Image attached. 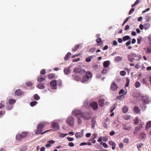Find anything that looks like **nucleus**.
Masks as SVG:
<instances>
[{
    "instance_id": "obj_1",
    "label": "nucleus",
    "mask_w": 151,
    "mask_h": 151,
    "mask_svg": "<svg viewBox=\"0 0 151 151\" xmlns=\"http://www.w3.org/2000/svg\"><path fill=\"white\" fill-rule=\"evenodd\" d=\"M45 126V123L43 122H41L38 124L37 127V130L35 131V134H43L47 132L51 131V130H49L41 133V132L43 131V129Z\"/></svg>"
},
{
    "instance_id": "obj_2",
    "label": "nucleus",
    "mask_w": 151,
    "mask_h": 151,
    "mask_svg": "<svg viewBox=\"0 0 151 151\" xmlns=\"http://www.w3.org/2000/svg\"><path fill=\"white\" fill-rule=\"evenodd\" d=\"M72 113L77 118L83 117V114L81 110L78 109L74 110L73 111Z\"/></svg>"
},
{
    "instance_id": "obj_3",
    "label": "nucleus",
    "mask_w": 151,
    "mask_h": 151,
    "mask_svg": "<svg viewBox=\"0 0 151 151\" xmlns=\"http://www.w3.org/2000/svg\"><path fill=\"white\" fill-rule=\"evenodd\" d=\"M86 74V75L83 77V80L82 81V82L83 83L87 82L90 78H91L92 76V74L89 71L87 72Z\"/></svg>"
},
{
    "instance_id": "obj_4",
    "label": "nucleus",
    "mask_w": 151,
    "mask_h": 151,
    "mask_svg": "<svg viewBox=\"0 0 151 151\" xmlns=\"http://www.w3.org/2000/svg\"><path fill=\"white\" fill-rule=\"evenodd\" d=\"M74 119L71 117H69L66 120V122L70 127L73 126L74 123Z\"/></svg>"
},
{
    "instance_id": "obj_5",
    "label": "nucleus",
    "mask_w": 151,
    "mask_h": 151,
    "mask_svg": "<svg viewBox=\"0 0 151 151\" xmlns=\"http://www.w3.org/2000/svg\"><path fill=\"white\" fill-rule=\"evenodd\" d=\"M136 54L131 53L127 55V59L128 60L131 62H133Z\"/></svg>"
},
{
    "instance_id": "obj_6",
    "label": "nucleus",
    "mask_w": 151,
    "mask_h": 151,
    "mask_svg": "<svg viewBox=\"0 0 151 151\" xmlns=\"http://www.w3.org/2000/svg\"><path fill=\"white\" fill-rule=\"evenodd\" d=\"M83 115V117L84 119L86 120L90 119L91 117V114L88 112H85Z\"/></svg>"
},
{
    "instance_id": "obj_7",
    "label": "nucleus",
    "mask_w": 151,
    "mask_h": 151,
    "mask_svg": "<svg viewBox=\"0 0 151 151\" xmlns=\"http://www.w3.org/2000/svg\"><path fill=\"white\" fill-rule=\"evenodd\" d=\"M90 106L94 110H96L98 109V105L97 102H92L90 103Z\"/></svg>"
},
{
    "instance_id": "obj_8",
    "label": "nucleus",
    "mask_w": 151,
    "mask_h": 151,
    "mask_svg": "<svg viewBox=\"0 0 151 151\" xmlns=\"http://www.w3.org/2000/svg\"><path fill=\"white\" fill-rule=\"evenodd\" d=\"M50 84L52 87V88L53 89H56L57 88V81L53 80L51 81L50 82Z\"/></svg>"
},
{
    "instance_id": "obj_9",
    "label": "nucleus",
    "mask_w": 151,
    "mask_h": 151,
    "mask_svg": "<svg viewBox=\"0 0 151 151\" xmlns=\"http://www.w3.org/2000/svg\"><path fill=\"white\" fill-rule=\"evenodd\" d=\"M118 88L117 84L114 82L111 84L110 88L112 91H115L117 90Z\"/></svg>"
},
{
    "instance_id": "obj_10",
    "label": "nucleus",
    "mask_w": 151,
    "mask_h": 151,
    "mask_svg": "<svg viewBox=\"0 0 151 151\" xmlns=\"http://www.w3.org/2000/svg\"><path fill=\"white\" fill-rule=\"evenodd\" d=\"M24 94V92L22 91L20 89L17 90L15 92V96H21Z\"/></svg>"
},
{
    "instance_id": "obj_11",
    "label": "nucleus",
    "mask_w": 151,
    "mask_h": 151,
    "mask_svg": "<svg viewBox=\"0 0 151 151\" xmlns=\"http://www.w3.org/2000/svg\"><path fill=\"white\" fill-rule=\"evenodd\" d=\"M52 128L58 130L60 129V127L58 124L57 123H54L52 125Z\"/></svg>"
},
{
    "instance_id": "obj_12",
    "label": "nucleus",
    "mask_w": 151,
    "mask_h": 151,
    "mask_svg": "<svg viewBox=\"0 0 151 151\" xmlns=\"http://www.w3.org/2000/svg\"><path fill=\"white\" fill-rule=\"evenodd\" d=\"M134 111L135 113L137 114H140L141 113L139 107L137 106H134Z\"/></svg>"
},
{
    "instance_id": "obj_13",
    "label": "nucleus",
    "mask_w": 151,
    "mask_h": 151,
    "mask_svg": "<svg viewBox=\"0 0 151 151\" xmlns=\"http://www.w3.org/2000/svg\"><path fill=\"white\" fill-rule=\"evenodd\" d=\"M104 99H99V106L101 107L104 106Z\"/></svg>"
},
{
    "instance_id": "obj_14",
    "label": "nucleus",
    "mask_w": 151,
    "mask_h": 151,
    "mask_svg": "<svg viewBox=\"0 0 151 151\" xmlns=\"http://www.w3.org/2000/svg\"><path fill=\"white\" fill-rule=\"evenodd\" d=\"M109 144L111 146H112V149L113 150L115 149L116 148V144L114 142L112 141H109L108 142Z\"/></svg>"
},
{
    "instance_id": "obj_15",
    "label": "nucleus",
    "mask_w": 151,
    "mask_h": 151,
    "mask_svg": "<svg viewBox=\"0 0 151 151\" xmlns=\"http://www.w3.org/2000/svg\"><path fill=\"white\" fill-rule=\"evenodd\" d=\"M48 143V144H47L45 145L46 147H50L51 144H52L55 143V141L53 140H51L47 142Z\"/></svg>"
},
{
    "instance_id": "obj_16",
    "label": "nucleus",
    "mask_w": 151,
    "mask_h": 151,
    "mask_svg": "<svg viewBox=\"0 0 151 151\" xmlns=\"http://www.w3.org/2000/svg\"><path fill=\"white\" fill-rule=\"evenodd\" d=\"M142 101L145 104H148V100L146 96H143L142 98Z\"/></svg>"
},
{
    "instance_id": "obj_17",
    "label": "nucleus",
    "mask_w": 151,
    "mask_h": 151,
    "mask_svg": "<svg viewBox=\"0 0 151 151\" xmlns=\"http://www.w3.org/2000/svg\"><path fill=\"white\" fill-rule=\"evenodd\" d=\"M110 64L109 61H104L103 63L104 67L105 68H107L109 66Z\"/></svg>"
},
{
    "instance_id": "obj_18",
    "label": "nucleus",
    "mask_w": 151,
    "mask_h": 151,
    "mask_svg": "<svg viewBox=\"0 0 151 151\" xmlns=\"http://www.w3.org/2000/svg\"><path fill=\"white\" fill-rule=\"evenodd\" d=\"M45 79V78L43 77L42 76L40 75L38 76L37 81L39 82H41Z\"/></svg>"
},
{
    "instance_id": "obj_19",
    "label": "nucleus",
    "mask_w": 151,
    "mask_h": 151,
    "mask_svg": "<svg viewBox=\"0 0 151 151\" xmlns=\"http://www.w3.org/2000/svg\"><path fill=\"white\" fill-rule=\"evenodd\" d=\"M82 69L79 67H76L74 70V71L75 73H79L80 72V70H81V69Z\"/></svg>"
},
{
    "instance_id": "obj_20",
    "label": "nucleus",
    "mask_w": 151,
    "mask_h": 151,
    "mask_svg": "<svg viewBox=\"0 0 151 151\" xmlns=\"http://www.w3.org/2000/svg\"><path fill=\"white\" fill-rule=\"evenodd\" d=\"M151 126V121H149L146 124L145 129L146 130L148 129Z\"/></svg>"
},
{
    "instance_id": "obj_21",
    "label": "nucleus",
    "mask_w": 151,
    "mask_h": 151,
    "mask_svg": "<svg viewBox=\"0 0 151 151\" xmlns=\"http://www.w3.org/2000/svg\"><path fill=\"white\" fill-rule=\"evenodd\" d=\"M122 60V58L120 56H117L115 57L114 60L115 62H117L121 61Z\"/></svg>"
},
{
    "instance_id": "obj_22",
    "label": "nucleus",
    "mask_w": 151,
    "mask_h": 151,
    "mask_svg": "<svg viewBox=\"0 0 151 151\" xmlns=\"http://www.w3.org/2000/svg\"><path fill=\"white\" fill-rule=\"evenodd\" d=\"M71 55V53L70 52H68L67 54L65 55V58L64 60L65 61H67Z\"/></svg>"
},
{
    "instance_id": "obj_23",
    "label": "nucleus",
    "mask_w": 151,
    "mask_h": 151,
    "mask_svg": "<svg viewBox=\"0 0 151 151\" xmlns=\"http://www.w3.org/2000/svg\"><path fill=\"white\" fill-rule=\"evenodd\" d=\"M94 55H92L88 57L86 59V61L87 62H89L91 61V59L94 57Z\"/></svg>"
},
{
    "instance_id": "obj_24",
    "label": "nucleus",
    "mask_w": 151,
    "mask_h": 151,
    "mask_svg": "<svg viewBox=\"0 0 151 151\" xmlns=\"http://www.w3.org/2000/svg\"><path fill=\"white\" fill-rule=\"evenodd\" d=\"M135 58H136L135 59V60L137 61H139L142 58L141 56L140 55H136V56L134 57Z\"/></svg>"
},
{
    "instance_id": "obj_25",
    "label": "nucleus",
    "mask_w": 151,
    "mask_h": 151,
    "mask_svg": "<svg viewBox=\"0 0 151 151\" xmlns=\"http://www.w3.org/2000/svg\"><path fill=\"white\" fill-rule=\"evenodd\" d=\"M72 77L76 81H79L80 80V77L74 74L72 76Z\"/></svg>"
},
{
    "instance_id": "obj_26",
    "label": "nucleus",
    "mask_w": 151,
    "mask_h": 151,
    "mask_svg": "<svg viewBox=\"0 0 151 151\" xmlns=\"http://www.w3.org/2000/svg\"><path fill=\"white\" fill-rule=\"evenodd\" d=\"M144 29L146 30H147V29H148L150 26V24L149 23H147L145 24H144Z\"/></svg>"
},
{
    "instance_id": "obj_27",
    "label": "nucleus",
    "mask_w": 151,
    "mask_h": 151,
    "mask_svg": "<svg viewBox=\"0 0 151 151\" xmlns=\"http://www.w3.org/2000/svg\"><path fill=\"white\" fill-rule=\"evenodd\" d=\"M55 74L53 73H51L48 74L47 76L48 77L49 79H51L55 77Z\"/></svg>"
},
{
    "instance_id": "obj_28",
    "label": "nucleus",
    "mask_w": 151,
    "mask_h": 151,
    "mask_svg": "<svg viewBox=\"0 0 151 151\" xmlns=\"http://www.w3.org/2000/svg\"><path fill=\"white\" fill-rule=\"evenodd\" d=\"M122 39L123 41H125L129 40H131V38L128 35H126L124 37H123Z\"/></svg>"
},
{
    "instance_id": "obj_29",
    "label": "nucleus",
    "mask_w": 151,
    "mask_h": 151,
    "mask_svg": "<svg viewBox=\"0 0 151 151\" xmlns=\"http://www.w3.org/2000/svg\"><path fill=\"white\" fill-rule=\"evenodd\" d=\"M75 136L77 139H78L81 138L82 136V135L80 133L77 132L75 134Z\"/></svg>"
},
{
    "instance_id": "obj_30",
    "label": "nucleus",
    "mask_w": 151,
    "mask_h": 151,
    "mask_svg": "<svg viewBox=\"0 0 151 151\" xmlns=\"http://www.w3.org/2000/svg\"><path fill=\"white\" fill-rule=\"evenodd\" d=\"M64 71L65 74L68 75L70 73V70L69 68H66L64 69Z\"/></svg>"
},
{
    "instance_id": "obj_31",
    "label": "nucleus",
    "mask_w": 151,
    "mask_h": 151,
    "mask_svg": "<svg viewBox=\"0 0 151 151\" xmlns=\"http://www.w3.org/2000/svg\"><path fill=\"white\" fill-rule=\"evenodd\" d=\"M128 110V108L127 106H125L122 109V112L123 113H127Z\"/></svg>"
},
{
    "instance_id": "obj_32",
    "label": "nucleus",
    "mask_w": 151,
    "mask_h": 151,
    "mask_svg": "<svg viewBox=\"0 0 151 151\" xmlns=\"http://www.w3.org/2000/svg\"><path fill=\"white\" fill-rule=\"evenodd\" d=\"M13 107L12 105L8 104H7V107L6 109L8 110H10Z\"/></svg>"
},
{
    "instance_id": "obj_33",
    "label": "nucleus",
    "mask_w": 151,
    "mask_h": 151,
    "mask_svg": "<svg viewBox=\"0 0 151 151\" xmlns=\"http://www.w3.org/2000/svg\"><path fill=\"white\" fill-rule=\"evenodd\" d=\"M16 102V100L13 99H10L9 100L8 104L11 105L14 104Z\"/></svg>"
},
{
    "instance_id": "obj_34",
    "label": "nucleus",
    "mask_w": 151,
    "mask_h": 151,
    "mask_svg": "<svg viewBox=\"0 0 151 151\" xmlns=\"http://www.w3.org/2000/svg\"><path fill=\"white\" fill-rule=\"evenodd\" d=\"M22 138L25 137L27 135V133L26 132H22L20 134Z\"/></svg>"
},
{
    "instance_id": "obj_35",
    "label": "nucleus",
    "mask_w": 151,
    "mask_h": 151,
    "mask_svg": "<svg viewBox=\"0 0 151 151\" xmlns=\"http://www.w3.org/2000/svg\"><path fill=\"white\" fill-rule=\"evenodd\" d=\"M92 124H91V127L92 128H93L95 127V124L96 123V122L95 120H94L93 119H92Z\"/></svg>"
},
{
    "instance_id": "obj_36",
    "label": "nucleus",
    "mask_w": 151,
    "mask_h": 151,
    "mask_svg": "<svg viewBox=\"0 0 151 151\" xmlns=\"http://www.w3.org/2000/svg\"><path fill=\"white\" fill-rule=\"evenodd\" d=\"M16 139H17L18 141L22 139V136H21L20 134H17V135L16 136Z\"/></svg>"
},
{
    "instance_id": "obj_37",
    "label": "nucleus",
    "mask_w": 151,
    "mask_h": 151,
    "mask_svg": "<svg viewBox=\"0 0 151 151\" xmlns=\"http://www.w3.org/2000/svg\"><path fill=\"white\" fill-rule=\"evenodd\" d=\"M80 45L79 44L76 45L74 48L72 49V51L73 52L76 51L79 47Z\"/></svg>"
},
{
    "instance_id": "obj_38",
    "label": "nucleus",
    "mask_w": 151,
    "mask_h": 151,
    "mask_svg": "<svg viewBox=\"0 0 151 151\" xmlns=\"http://www.w3.org/2000/svg\"><path fill=\"white\" fill-rule=\"evenodd\" d=\"M143 145V143L142 142L137 144V146L139 150V149H140V148L142 147V146Z\"/></svg>"
},
{
    "instance_id": "obj_39",
    "label": "nucleus",
    "mask_w": 151,
    "mask_h": 151,
    "mask_svg": "<svg viewBox=\"0 0 151 151\" xmlns=\"http://www.w3.org/2000/svg\"><path fill=\"white\" fill-rule=\"evenodd\" d=\"M37 87L38 88L41 89H43L45 88V86L42 84H40L38 85Z\"/></svg>"
},
{
    "instance_id": "obj_40",
    "label": "nucleus",
    "mask_w": 151,
    "mask_h": 151,
    "mask_svg": "<svg viewBox=\"0 0 151 151\" xmlns=\"http://www.w3.org/2000/svg\"><path fill=\"white\" fill-rule=\"evenodd\" d=\"M140 85L141 83L139 81L136 82L135 83V86L137 88L139 87L140 86Z\"/></svg>"
},
{
    "instance_id": "obj_41",
    "label": "nucleus",
    "mask_w": 151,
    "mask_h": 151,
    "mask_svg": "<svg viewBox=\"0 0 151 151\" xmlns=\"http://www.w3.org/2000/svg\"><path fill=\"white\" fill-rule=\"evenodd\" d=\"M142 127V125H139L137 127H136L135 128V130L137 131H139Z\"/></svg>"
},
{
    "instance_id": "obj_42",
    "label": "nucleus",
    "mask_w": 151,
    "mask_h": 151,
    "mask_svg": "<svg viewBox=\"0 0 151 151\" xmlns=\"http://www.w3.org/2000/svg\"><path fill=\"white\" fill-rule=\"evenodd\" d=\"M37 102L36 101H32L30 103V105L32 106H33L36 105Z\"/></svg>"
},
{
    "instance_id": "obj_43",
    "label": "nucleus",
    "mask_w": 151,
    "mask_h": 151,
    "mask_svg": "<svg viewBox=\"0 0 151 151\" xmlns=\"http://www.w3.org/2000/svg\"><path fill=\"white\" fill-rule=\"evenodd\" d=\"M100 144L101 145H102L104 148H107L108 147L107 145L105 143L101 142L100 143Z\"/></svg>"
},
{
    "instance_id": "obj_44",
    "label": "nucleus",
    "mask_w": 151,
    "mask_h": 151,
    "mask_svg": "<svg viewBox=\"0 0 151 151\" xmlns=\"http://www.w3.org/2000/svg\"><path fill=\"white\" fill-rule=\"evenodd\" d=\"M122 93H123V94L122 95V96L124 95L126 93V92H124V90L123 89H121L119 92V94H120Z\"/></svg>"
},
{
    "instance_id": "obj_45",
    "label": "nucleus",
    "mask_w": 151,
    "mask_h": 151,
    "mask_svg": "<svg viewBox=\"0 0 151 151\" xmlns=\"http://www.w3.org/2000/svg\"><path fill=\"white\" fill-rule=\"evenodd\" d=\"M145 52L147 54H150L151 52V49L149 47L147 48Z\"/></svg>"
},
{
    "instance_id": "obj_46",
    "label": "nucleus",
    "mask_w": 151,
    "mask_h": 151,
    "mask_svg": "<svg viewBox=\"0 0 151 151\" xmlns=\"http://www.w3.org/2000/svg\"><path fill=\"white\" fill-rule=\"evenodd\" d=\"M85 72H86L85 70L83 69H81L79 73L81 75H83L85 73Z\"/></svg>"
},
{
    "instance_id": "obj_47",
    "label": "nucleus",
    "mask_w": 151,
    "mask_h": 151,
    "mask_svg": "<svg viewBox=\"0 0 151 151\" xmlns=\"http://www.w3.org/2000/svg\"><path fill=\"white\" fill-rule=\"evenodd\" d=\"M34 98L35 100H38L40 99V97L37 94H36L34 95Z\"/></svg>"
},
{
    "instance_id": "obj_48",
    "label": "nucleus",
    "mask_w": 151,
    "mask_h": 151,
    "mask_svg": "<svg viewBox=\"0 0 151 151\" xmlns=\"http://www.w3.org/2000/svg\"><path fill=\"white\" fill-rule=\"evenodd\" d=\"M131 128L130 126H127L126 125H125L124 127V129L125 130H128L130 129Z\"/></svg>"
},
{
    "instance_id": "obj_49",
    "label": "nucleus",
    "mask_w": 151,
    "mask_h": 151,
    "mask_svg": "<svg viewBox=\"0 0 151 151\" xmlns=\"http://www.w3.org/2000/svg\"><path fill=\"white\" fill-rule=\"evenodd\" d=\"M101 72L102 74H104L107 73V70L106 69L104 68L101 70Z\"/></svg>"
},
{
    "instance_id": "obj_50",
    "label": "nucleus",
    "mask_w": 151,
    "mask_h": 151,
    "mask_svg": "<svg viewBox=\"0 0 151 151\" xmlns=\"http://www.w3.org/2000/svg\"><path fill=\"white\" fill-rule=\"evenodd\" d=\"M140 64V63H137L134 66V67L136 68H137V69H138L139 68V66Z\"/></svg>"
},
{
    "instance_id": "obj_51",
    "label": "nucleus",
    "mask_w": 151,
    "mask_h": 151,
    "mask_svg": "<svg viewBox=\"0 0 151 151\" xmlns=\"http://www.w3.org/2000/svg\"><path fill=\"white\" fill-rule=\"evenodd\" d=\"M142 38L141 37H140L139 38H138L137 39V44H140L141 41L142 40Z\"/></svg>"
},
{
    "instance_id": "obj_52",
    "label": "nucleus",
    "mask_w": 151,
    "mask_h": 151,
    "mask_svg": "<svg viewBox=\"0 0 151 151\" xmlns=\"http://www.w3.org/2000/svg\"><path fill=\"white\" fill-rule=\"evenodd\" d=\"M102 139V140L104 142H106L108 140V137H103Z\"/></svg>"
},
{
    "instance_id": "obj_53",
    "label": "nucleus",
    "mask_w": 151,
    "mask_h": 151,
    "mask_svg": "<svg viewBox=\"0 0 151 151\" xmlns=\"http://www.w3.org/2000/svg\"><path fill=\"white\" fill-rule=\"evenodd\" d=\"M115 106H114V105L112 106L111 107V109L110 110V112L111 113H112L113 111L115 109Z\"/></svg>"
},
{
    "instance_id": "obj_54",
    "label": "nucleus",
    "mask_w": 151,
    "mask_h": 151,
    "mask_svg": "<svg viewBox=\"0 0 151 151\" xmlns=\"http://www.w3.org/2000/svg\"><path fill=\"white\" fill-rule=\"evenodd\" d=\"M139 122L138 118V117H136V118L135 121L134 122V124H137L139 123Z\"/></svg>"
},
{
    "instance_id": "obj_55",
    "label": "nucleus",
    "mask_w": 151,
    "mask_h": 151,
    "mask_svg": "<svg viewBox=\"0 0 151 151\" xmlns=\"http://www.w3.org/2000/svg\"><path fill=\"white\" fill-rule=\"evenodd\" d=\"M120 74L121 75L124 76L126 74V72L125 71H122L120 72Z\"/></svg>"
},
{
    "instance_id": "obj_56",
    "label": "nucleus",
    "mask_w": 151,
    "mask_h": 151,
    "mask_svg": "<svg viewBox=\"0 0 151 151\" xmlns=\"http://www.w3.org/2000/svg\"><path fill=\"white\" fill-rule=\"evenodd\" d=\"M26 85L28 86H32V83L31 82H28L26 83Z\"/></svg>"
},
{
    "instance_id": "obj_57",
    "label": "nucleus",
    "mask_w": 151,
    "mask_h": 151,
    "mask_svg": "<svg viewBox=\"0 0 151 151\" xmlns=\"http://www.w3.org/2000/svg\"><path fill=\"white\" fill-rule=\"evenodd\" d=\"M46 73L45 70V69H43L42 70L40 71V73L42 75L45 74Z\"/></svg>"
},
{
    "instance_id": "obj_58",
    "label": "nucleus",
    "mask_w": 151,
    "mask_h": 151,
    "mask_svg": "<svg viewBox=\"0 0 151 151\" xmlns=\"http://www.w3.org/2000/svg\"><path fill=\"white\" fill-rule=\"evenodd\" d=\"M134 10V8H132L131 9L129 12V14L130 15L133 13Z\"/></svg>"
},
{
    "instance_id": "obj_59",
    "label": "nucleus",
    "mask_w": 151,
    "mask_h": 151,
    "mask_svg": "<svg viewBox=\"0 0 151 151\" xmlns=\"http://www.w3.org/2000/svg\"><path fill=\"white\" fill-rule=\"evenodd\" d=\"M140 107L142 109L144 110L145 109L146 106L143 104H142L140 106Z\"/></svg>"
},
{
    "instance_id": "obj_60",
    "label": "nucleus",
    "mask_w": 151,
    "mask_h": 151,
    "mask_svg": "<svg viewBox=\"0 0 151 151\" xmlns=\"http://www.w3.org/2000/svg\"><path fill=\"white\" fill-rule=\"evenodd\" d=\"M67 139L69 141H72L74 140V138L73 137H68Z\"/></svg>"
},
{
    "instance_id": "obj_61",
    "label": "nucleus",
    "mask_w": 151,
    "mask_h": 151,
    "mask_svg": "<svg viewBox=\"0 0 151 151\" xmlns=\"http://www.w3.org/2000/svg\"><path fill=\"white\" fill-rule=\"evenodd\" d=\"M150 10V8H147L146 9H145V10L143 11L142 12V13H145V12H148Z\"/></svg>"
},
{
    "instance_id": "obj_62",
    "label": "nucleus",
    "mask_w": 151,
    "mask_h": 151,
    "mask_svg": "<svg viewBox=\"0 0 151 151\" xmlns=\"http://www.w3.org/2000/svg\"><path fill=\"white\" fill-rule=\"evenodd\" d=\"M129 28H130L129 26V25H127L125 26L124 29L125 30H127L129 29Z\"/></svg>"
},
{
    "instance_id": "obj_63",
    "label": "nucleus",
    "mask_w": 151,
    "mask_h": 151,
    "mask_svg": "<svg viewBox=\"0 0 151 151\" xmlns=\"http://www.w3.org/2000/svg\"><path fill=\"white\" fill-rule=\"evenodd\" d=\"M81 118H77L78 120V124H80L82 123V121L81 119H80Z\"/></svg>"
},
{
    "instance_id": "obj_64",
    "label": "nucleus",
    "mask_w": 151,
    "mask_h": 151,
    "mask_svg": "<svg viewBox=\"0 0 151 151\" xmlns=\"http://www.w3.org/2000/svg\"><path fill=\"white\" fill-rule=\"evenodd\" d=\"M101 41V39L100 38H98L96 40V41L98 43H100Z\"/></svg>"
}]
</instances>
